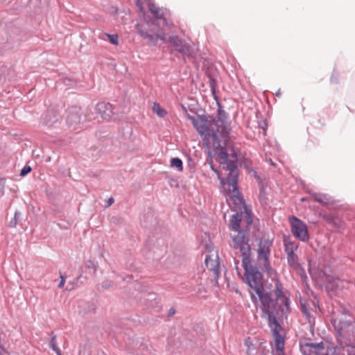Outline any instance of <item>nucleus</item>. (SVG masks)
<instances>
[{"label":"nucleus","instance_id":"f257e3e1","mask_svg":"<svg viewBox=\"0 0 355 355\" xmlns=\"http://www.w3.org/2000/svg\"><path fill=\"white\" fill-rule=\"evenodd\" d=\"M250 294L252 302L260 308L272 331L275 343H284V338L279 334L281 329L277 318L284 313L289 312V300L283 294L282 285L276 283V301L272 300L270 293L263 286V281L249 286Z\"/></svg>","mask_w":355,"mask_h":355},{"label":"nucleus","instance_id":"f03ea898","mask_svg":"<svg viewBox=\"0 0 355 355\" xmlns=\"http://www.w3.org/2000/svg\"><path fill=\"white\" fill-rule=\"evenodd\" d=\"M331 323L338 334L340 347L328 352L322 342L306 343L301 345L304 355H355V321L347 313H340L331 318Z\"/></svg>","mask_w":355,"mask_h":355},{"label":"nucleus","instance_id":"7ed1b4c3","mask_svg":"<svg viewBox=\"0 0 355 355\" xmlns=\"http://www.w3.org/2000/svg\"><path fill=\"white\" fill-rule=\"evenodd\" d=\"M245 225L242 222V214L233 215L229 223L232 241V246L235 254L242 257V266L245 270L246 283L248 286L263 281L261 273L250 263V247L247 238L248 226L252 223V218L246 207Z\"/></svg>","mask_w":355,"mask_h":355},{"label":"nucleus","instance_id":"20e7f679","mask_svg":"<svg viewBox=\"0 0 355 355\" xmlns=\"http://www.w3.org/2000/svg\"><path fill=\"white\" fill-rule=\"evenodd\" d=\"M230 150V153H229V149L223 147L220 148L216 157V161L218 162L220 167L228 173L226 179L221 177L219 171L214 168L211 160L210 165L211 170L217 175L225 196L234 203L240 205L243 204V200L237 187V157L232 149Z\"/></svg>","mask_w":355,"mask_h":355},{"label":"nucleus","instance_id":"39448f33","mask_svg":"<svg viewBox=\"0 0 355 355\" xmlns=\"http://www.w3.org/2000/svg\"><path fill=\"white\" fill-rule=\"evenodd\" d=\"M309 273L313 279L321 286H324L327 291H336L345 287L344 281L327 275L324 271H318L310 268Z\"/></svg>","mask_w":355,"mask_h":355},{"label":"nucleus","instance_id":"423d86ee","mask_svg":"<svg viewBox=\"0 0 355 355\" xmlns=\"http://www.w3.org/2000/svg\"><path fill=\"white\" fill-rule=\"evenodd\" d=\"M218 138L226 139L231 131L230 122L227 113L221 108L218 110L217 119L212 122Z\"/></svg>","mask_w":355,"mask_h":355},{"label":"nucleus","instance_id":"0eeeda50","mask_svg":"<svg viewBox=\"0 0 355 355\" xmlns=\"http://www.w3.org/2000/svg\"><path fill=\"white\" fill-rule=\"evenodd\" d=\"M291 231L293 235L299 240L306 242L309 239L307 225L298 218L291 216L288 218Z\"/></svg>","mask_w":355,"mask_h":355},{"label":"nucleus","instance_id":"6e6552de","mask_svg":"<svg viewBox=\"0 0 355 355\" xmlns=\"http://www.w3.org/2000/svg\"><path fill=\"white\" fill-rule=\"evenodd\" d=\"M188 119L191 120L193 125L202 136H211L212 135L216 139H218V137L216 132V130L213 126L211 122L208 123L207 121L201 117H194L190 115L188 116Z\"/></svg>","mask_w":355,"mask_h":355},{"label":"nucleus","instance_id":"1a4fd4ad","mask_svg":"<svg viewBox=\"0 0 355 355\" xmlns=\"http://www.w3.org/2000/svg\"><path fill=\"white\" fill-rule=\"evenodd\" d=\"M169 42L172 44L175 49L185 58H193L195 55V49L193 45L186 42L184 40L178 37H171Z\"/></svg>","mask_w":355,"mask_h":355},{"label":"nucleus","instance_id":"9d476101","mask_svg":"<svg viewBox=\"0 0 355 355\" xmlns=\"http://www.w3.org/2000/svg\"><path fill=\"white\" fill-rule=\"evenodd\" d=\"M270 243L268 241H261L258 248V257L260 259H263L265 261L266 270L269 275H272L273 270L268 263V259L270 255Z\"/></svg>","mask_w":355,"mask_h":355},{"label":"nucleus","instance_id":"9b49d317","mask_svg":"<svg viewBox=\"0 0 355 355\" xmlns=\"http://www.w3.org/2000/svg\"><path fill=\"white\" fill-rule=\"evenodd\" d=\"M96 110L101 114V117L106 120L110 121L113 118L112 105L109 103H99L96 105Z\"/></svg>","mask_w":355,"mask_h":355},{"label":"nucleus","instance_id":"f8f14e48","mask_svg":"<svg viewBox=\"0 0 355 355\" xmlns=\"http://www.w3.org/2000/svg\"><path fill=\"white\" fill-rule=\"evenodd\" d=\"M137 32L138 33L145 37V38H148L150 40H154V37L155 36V37L157 39H160L162 40H166V35L165 34H156V35H152L150 33H149L148 32H146V31H144L142 30L141 28V26L140 24H137Z\"/></svg>","mask_w":355,"mask_h":355},{"label":"nucleus","instance_id":"ddd939ff","mask_svg":"<svg viewBox=\"0 0 355 355\" xmlns=\"http://www.w3.org/2000/svg\"><path fill=\"white\" fill-rule=\"evenodd\" d=\"M311 196L315 201L322 205H328L330 202V197L326 194L313 193Z\"/></svg>","mask_w":355,"mask_h":355},{"label":"nucleus","instance_id":"4468645a","mask_svg":"<svg viewBox=\"0 0 355 355\" xmlns=\"http://www.w3.org/2000/svg\"><path fill=\"white\" fill-rule=\"evenodd\" d=\"M288 263L293 269H298L300 268V263L298 262L297 256L294 253L287 255Z\"/></svg>","mask_w":355,"mask_h":355},{"label":"nucleus","instance_id":"2eb2a0df","mask_svg":"<svg viewBox=\"0 0 355 355\" xmlns=\"http://www.w3.org/2000/svg\"><path fill=\"white\" fill-rule=\"evenodd\" d=\"M153 112L159 117L163 118L167 114V111L161 107L159 103H155L152 107Z\"/></svg>","mask_w":355,"mask_h":355},{"label":"nucleus","instance_id":"dca6fc26","mask_svg":"<svg viewBox=\"0 0 355 355\" xmlns=\"http://www.w3.org/2000/svg\"><path fill=\"white\" fill-rule=\"evenodd\" d=\"M297 248V245H295L291 241H286L284 243V250L286 255L294 253Z\"/></svg>","mask_w":355,"mask_h":355},{"label":"nucleus","instance_id":"f3484780","mask_svg":"<svg viewBox=\"0 0 355 355\" xmlns=\"http://www.w3.org/2000/svg\"><path fill=\"white\" fill-rule=\"evenodd\" d=\"M149 10L152 14L157 18V19H161L162 16V10L153 4L149 6Z\"/></svg>","mask_w":355,"mask_h":355},{"label":"nucleus","instance_id":"a211bd4d","mask_svg":"<svg viewBox=\"0 0 355 355\" xmlns=\"http://www.w3.org/2000/svg\"><path fill=\"white\" fill-rule=\"evenodd\" d=\"M101 35L102 36L101 37V38L105 40L104 37H107L111 44L114 45H117L119 44V37L116 34L111 35L103 33Z\"/></svg>","mask_w":355,"mask_h":355},{"label":"nucleus","instance_id":"6ab92c4d","mask_svg":"<svg viewBox=\"0 0 355 355\" xmlns=\"http://www.w3.org/2000/svg\"><path fill=\"white\" fill-rule=\"evenodd\" d=\"M171 166L176 168L179 171L183 170L182 162L180 158L175 157L171 160Z\"/></svg>","mask_w":355,"mask_h":355},{"label":"nucleus","instance_id":"aec40b11","mask_svg":"<svg viewBox=\"0 0 355 355\" xmlns=\"http://www.w3.org/2000/svg\"><path fill=\"white\" fill-rule=\"evenodd\" d=\"M205 264L208 268L213 270L214 272H218V263L213 260H210L208 257L205 258Z\"/></svg>","mask_w":355,"mask_h":355},{"label":"nucleus","instance_id":"412c9836","mask_svg":"<svg viewBox=\"0 0 355 355\" xmlns=\"http://www.w3.org/2000/svg\"><path fill=\"white\" fill-rule=\"evenodd\" d=\"M50 346L51 349L57 354V355H61V352L58 347L56 336H53L50 340Z\"/></svg>","mask_w":355,"mask_h":355},{"label":"nucleus","instance_id":"4be33fe9","mask_svg":"<svg viewBox=\"0 0 355 355\" xmlns=\"http://www.w3.org/2000/svg\"><path fill=\"white\" fill-rule=\"evenodd\" d=\"M31 171V168L29 166H25L20 172L21 176H25Z\"/></svg>","mask_w":355,"mask_h":355},{"label":"nucleus","instance_id":"5701e85b","mask_svg":"<svg viewBox=\"0 0 355 355\" xmlns=\"http://www.w3.org/2000/svg\"><path fill=\"white\" fill-rule=\"evenodd\" d=\"M276 349L283 354V350L284 348V343H275Z\"/></svg>","mask_w":355,"mask_h":355},{"label":"nucleus","instance_id":"b1692460","mask_svg":"<svg viewBox=\"0 0 355 355\" xmlns=\"http://www.w3.org/2000/svg\"><path fill=\"white\" fill-rule=\"evenodd\" d=\"M87 267L88 268H92V269H93V270H94V273H95V272H96V268H97V267H96V265L93 261H89L87 263Z\"/></svg>","mask_w":355,"mask_h":355},{"label":"nucleus","instance_id":"393cba45","mask_svg":"<svg viewBox=\"0 0 355 355\" xmlns=\"http://www.w3.org/2000/svg\"><path fill=\"white\" fill-rule=\"evenodd\" d=\"M245 344L248 347L247 353H248V354H249L250 351V346L252 345V341L250 340V338H248L247 339H245Z\"/></svg>","mask_w":355,"mask_h":355},{"label":"nucleus","instance_id":"a878e982","mask_svg":"<svg viewBox=\"0 0 355 355\" xmlns=\"http://www.w3.org/2000/svg\"><path fill=\"white\" fill-rule=\"evenodd\" d=\"M65 281H66L65 277L62 275H60V282L58 284V287L60 288H63L64 286V284H65Z\"/></svg>","mask_w":355,"mask_h":355},{"label":"nucleus","instance_id":"bb28decb","mask_svg":"<svg viewBox=\"0 0 355 355\" xmlns=\"http://www.w3.org/2000/svg\"><path fill=\"white\" fill-rule=\"evenodd\" d=\"M302 311L306 316L307 318H309V312L306 307L304 305H302Z\"/></svg>","mask_w":355,"mask_h":355},{"label":"nucleus","instance_id":"cd10ccee","mask_svg":"<svg viewBox=\"0 0 355 355\" xmlns=\"http://www.w3.org/2000/svg\"><path fill=\"white\" fill-rule=\"evenodd\" d=\"M114 200L112 198H109L107 201V207L112 205L114 203Z\"/></svg>","mask_w":355,"mask_h":355},{"label":"nucleus","instance_id":"c85d7f7f","mask_svg":"<svg viewBox=\"0 0 355 355\" xmlns=\"http://www.w3.org/2000/svg\"><path fill=\"white\" fill-rule=\"evenodd\" d=\"M136 1V3L138 6L141 7V3L140 2L139 0H135Z\"/></svg>","mask_w":355,"mask_h":355},{"label":"nucleus","instance_id":"c756f323","mask_svg":"<svg viewBox=\"0 0 355 355\" xmlns=\"http://www.w3.org/2000/svg\"><path fill=\"white\" fill-rule=\"evenodd\" d=\"M73 118L78 119V116L75 115H71V116L69 117V120L72 119Z\"/></svg>","mask_w":355,"mask_h":355},{"label":"nucleus","instance_id":"7c9ffc66","mask_svg":"<svg viewBox=\"0 0 355 355\" xmlns=\"http://www.w3.org/2000/svg\"><path fill=\"white\" fill-rule=\"evenodd\" d=\"M174 313H175V311H174V309H171V310H170V311H169V314H170V315H173V314H174Z\"/></svg>","mask_w":355,"mask_h":355},{"label":"nucleus","instance_id":"2f4dec72","mask_svg":"<svg viewBox=\"0 0 355 355\" xmlns=\"http://www.w3.org/2000/svg\"><path fill=\"white\" fill-rule=\"evenodd\" d=\"M104 287H107L108 286V285H107L106 284L103 283V285Z\"/></svg>","mask_w":355,"mask_h":355},{"label":"nucleus","instance_id":"473e14b6","mask_svg":"<svg viewBox=\"0 0 355 355\" xmlns=\"http://www.w3.org/2000/svg\"><path fill=\"white\" fill-rule=\"evenodd\" d=\"M282 355H284V354H282Z\"/></svg>","mask_w":355,"mask_h":355}]
</instances>
